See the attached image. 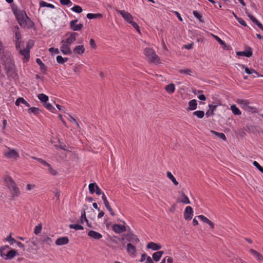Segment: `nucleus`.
Returning a JSON list of instances; mask_svg holds the SVG:
<instances>
[{"instance_id": "obj_35", "label": "nucleus", "mask_w": 263, "mask_h": 263, "mask_svg": "<svg viewBox=\"0 0 263 263\" xmlns=\"http://www.w3.org/2000/svg\"><path fill=\"white\" fill-rule=\"evenodd\" d=\"M166 175H167V177L170 179L172 180V181L173 182V183L177 185L178 184V181L176 180V179H175V178L174 177V176L172 175V174L170 172H167V173H166Z\"/></svg>"}, {"instance_id": "obj_37", "label": "nucleus", "mask_w": 263, "mask_h": 263, "mask_svg": "<svg viewBox=\"0 0 263 263\" xmlns=\"http://www.w3.org/2000/svg\"><path fill=\"white\" fill-rule=\"evenodd\" d=\"M69 227L70 229H73L76 230H82L84 229L83 227L79 224H71Z\"/></svg>"}, {"instance_id": "obj_34", "label": "nucleus", "mask_w": 263, "mask_h": 263, "mask_svg": "<svg viewBox=\"0 0 263 263\" xmlns=\"http://www.w3.org/2000/svg\"><path fill=\"white\" fill-rule=\"evenodd\" d=\"M102 17V15L100 13H97V14L88 13L87 14V17L89 19L101 18Z\"/></svg>"}, {"instance_id": "obj_39", "label": "nucleus", "mask_w": 263, "mask_h": 263, "mask_svg": "<svg viewBox=\"0 0 263 263\" xmlns=\"http://www.w3.org/2000/svg\"><path fill=\"white\" fill-rule=\"evenodd\" d=\"M71 10L76 13H81L83 11L82 8L81 7L78 5H74L73 7L71 8Z\"/></svg>"}, {"instance_id": "obj_59", "label": "nucleus", "mask_w": 263, "mask_h": 263, "mask_svg": "<svg viewBox=\"0 0 263 263\" xmlns=\"http://www.w3.org/2000/svg\"><path fill=\"white\" fill-rule=\"evenodd\" d=\"M61 5L66 6L71 3L70 0H60Z\"/></svg>"}, {"instance_id": "obj_36", "label": "nucleus", "mask_w": 263, "mask_h": 263, "mask_svg": "<svg viewBox=\"0 0 263 263\" xmlns=\"http://www.w3.org/2000/svg\"><path fill=\"white\" fill-rule=\"evenodd\" d=\"M40 6L41 7H49V8H52V9H54L55 8V6L52 5V4H48L44 1H41L40 2Z\"/></svg>"}, {"instance_id": "obj_9", "label": "nucleus", "mask_w": 263, "mask_h": 263, "mask_svg": "<svg viewBox=\"0 0 263 263\" xmlns=\"http://www.w3.org/2000/svg\"><path fill=\"white\" fill-rule=\"evenodd\" d=\"M8 151L7 152H5L4 153V156L8 159H16L19 157V154L14 149H11L10 148H8Z\"/></svg>"}, {"instance_id": "obj_16", "label": "nucleus", "mask_w": 263, "mask_h": 263, "mask_svg": "<svg viewBox=\"0 0 263 263\" xmlns=\"http://www.w3.org/2000/svg\"><path fill=\"white\" fill-rule=\"evenodd\" d=\"M69 34L70 35L67 39L63 40L62 41L70 46L71 44L76 41L77 36L78 34L76 32L69 33Z\"/></svg>"}, {"instance_id": "obj_22", "label": "nucleus", "mask_w": 263, "mask_h": 263, "mask_svg": "<svg viewBox=\"0 0 263 263\" xmlns=\"http://www.w3.org/2000/svg\"><path fill=\"white\" fill-rule=\"evenodd\" d=\"M236 54L239 56H245L246 57H250L252 55V51L251 48L248 50L244 51H238Z\"/></svg>"}, {"instance_id": "obj_33", "label": "nucleus", "mask_w": 263, "mask_h": 263, "mask_svg": "<svg viewBox=\"0 0 263 263\" xmlns=\"http://www.w3.org/2000/svg\"><path fill=\"white\" fill-rule=\"evenodd\" d=\"M37 98L42 102L45 103L48 100V97L44 93L39 94Z\"/></svg>"}, {"instance_id": "obj_46", "label": "nucleus", "mask_w": 263, "mask_h": 263, "mask_svg": "<svg viewBox=\"0 0 263 263\" xmlns=\"http://www.w3.org/2000/svg\"><path fill=\"white\" fill-rule=\"evenodd\" d=\"M5 52H9L8 51L5 50L4 46H3V43L0 41V56L3 57L5 53Z\"/></svg>"}, {"instance_id": "obj_47", "label": "nucleus", "mask_w": 263, "mask_h": 263, "mask_svg": "<svg viewBox=\"0 0 263 263\" xmlns=\"http://www.w3.org/2000/svg\"><path fill=\"white\" fill-rule=\"evenodd\" d=\"M214 37L215 38V39L221 45H222L223 46V47L224 48H227V45L225 44V43L222 40H221L218 36H216V35H213Z\"/></svg>"}, {"instance_id": "obj_6", "label": "nucleus", "mask_w": 263, "mask_h": 263, "mask_svg": "<svg viewBox=\"0 0 263 263\" xmlns=\"http://www.w3.org/2000/svg\"><path fill=\"white\" fill-rule=\"evenodd\" d=\"M236 102L241 108L247 111L252 112L255 109V108L250 105V102L247 100L237 99Z\"/></svg>"}, {"instance_id": "obj_30", "label": "nucleus", "mask_w": 263, "mask_h": 263, "mask_svg": "<svg viewBox=\"0 0 263 263\" xmlns=\"http://www.w3.org/2000/svg\"><path fill=\"white\" fill-rule=\"evenodd\" d=\"M231 109L235 115H240L241 114L239 109L234 104L231 106Z\"/></svg>"}, {"instance_id": "obj_41", "label": "nucleus", "mask_w": 263, "mask_h": 263, "mask_svg": "<svg viewBox=\"0 0 263 263\" xmlns=\"http://www.w3.org/2000/svg\"><path fill=\"white\" fill-rule=\"evenodd\" d=\"M179 72L189 76H192L193 73V71L190 69H180Z\"/></svg>"}, {"instance_id": "obj_48", "label": "nucleus", "mask_w": 263, "mask_h": 263, "mask_svg": "<svg viewBox=\"0 0 263 263\" xmlns=\"http://www.w3.org/2000/svg\"><path fill=\"white\" fill-rule=\"evenodd\" d=\"M45 107L51 111H53L55 109L54 107L49 103H45L44 104Z\"/></svg>"}, {"instance_id": "obj_1", "label": "nucleus", "mask_w": 263, "mask_h": 263, "mask_svg": "<svg viewBox=\"0 0 263 263\" xmlns=\"http://www.w3.org/2000/svg\"><path fill=\"white\" fill-rule=\"evenodd\" d=\"M2 63L8 79H15L17 77L16 66L10 52H5L3 57H1Z\"/></svg>"}, {"instance_id": "obj_31", "label": "nucleus", "mask_w": 263, "mask_h": 263, "mask_svg": "<svg viewBox=\"0 0 263 263\" xmlns=\"http://www.w3.org/2000/svg\"><path fill=\"white\" fill-rule=\"evenodd\" d=\"M166 91L169 93H172L175 91V86L173 83L169 84L165 87Z\"/></svg>"}, {"instance_id": "obj_12", "label": "nucleus", "mask_w": 263, "mask_h": 263, "mask_svg": "<svg viewBox=\"0 0 263 263\" xmlns=\"http://www.w3.org/2000/svg\"><path fill=\"white\" fill-rule=\"evenodd\" d=\"M135 244L128 243L126 247V252L132 257H135L136 255V248Z\"/></svg>"}, {"instance_id": "obj_63", "label": "nucleus", "mask_w": 263, "mask_h": 263, "mask_svg": "<svg viewBox=\"0 0 263 263\" xmlns=\"http://www.w3.org/2000/svg\"><path fill=\"white\" fill-rule=\"evenodd\" d=\"M63 58L61 55H58L57 57V61L58 63L63 64Z\"/></svg>"}, {"instance_id": "obj_24", "label": "nucleus", "mask_w": 263, "mask_h": 263, "mask_svg": "<svg viewBox=\"0 0 263 263\" xmlns=\"http://www.w3.org/2000/svg\"><path fill=\"white\" fill-rule=\"evenodd\" d=\"M197 107V101L195 99L192 100L189 102V107L187 108L188 110H195Z\"/></svg>"}, {"instance_id": "obj_3", "label": "nucleus", "mask_w": 263, "mask_h": 263, "mask_svg": "<svg viewBox=\"0 0 263 263\" xmlns=\"http://www.w3.org/2000/svg\"><path fill=\"white\" fill-rule=\"evenodd\" d=\"M4 182L6 186L13 196H19L21 195L20 189L15 181L11 177L9 176H6L4 179Z\"/></svg>"}, {"instance_id": "obj_7", "label": "nucleus", "mask_w": 263, "mask_h": 263, "mask_svg": "<svg viewBox=\"0 0 263 263\" xmlns=\"http://www.w3.org/2000/svg\"><path fill=\"white\" fill-rule=\"evenodd\" d=\"M116 11L120 14L123 18V19L127 23H130V22L133 21V16L130 13L128 12L127 11H126L125 10H120L118 9H116Z\"/></svg>"}, {"instance_id": "obj_45", "label": "nucleus", "mask_w": 263, "mask_h": 263, "mask_svg": "<svg viewBox=\"0 0 263 263\" xmlns=\"http://www.w3.org/2000/svg\"><path fill=\"white\" fill-rule=\"evenodd\" d=\"M36 63L40 66V68L42 70L45 71L46 70V67L44 63L42 62L40 59H37L36 60Z\"/></svg>"}, {"instance_id": "obj_52", "label": "nucleus", "mask_w": 263, "mask_h": 263, "mask_svg": "<svg viewBox=\"0 0 263 263\" xmlns=\"http://www.w3.org/2000/svg\"><path fill=\"white\" fill-rule=\"evenodd\" d=\"M246 13L248 16L253 23H254L255 24H256L258 23V21L256 20L253 15H252L251 14L248 12H246Z\"/></svg>"}, {"instance_id": "obj_51", "label": "nucleus", "mask_w": 263, "mask_h": 263, "mask_svg": "<svg viewBox=\"0 0 263 263\" xmlns=\"http://www.w3.org/2000/svg\"><path fill=\"white\" fill-rule=\"evenodd\" d=\"M246 13L248 16L253 23H254L255 24H256L258 23V21L256 20L253 15H252L251 14L248 12H246Z\"/></svg>"}, {"instance_id": "obj_40", "label": "nucleus", "mask_w": 263, "mask_h": 263, "mask_svg": "<svg viewBox=\"0 0 263 263\" xmlns=\"http://www.w3.org/2000/svg\"><path fill=\"white\" fill-rule=\"evenodd\" d=\"M44 165L47 167L48 170L50 174H51L53 175H55L57 174L56 171L52 168L50 164L46 162V163Z\"/></svg>"}, {"instance_id": "obj_61", "label": "nucleus", "mask_w": 263, "mask_h": 263, "mask_svg": "<svg viewBox=\"0 0 263 263\" xmlns=\"http://www.w3.org/2000/svg\"><path fill=\"white\" fill-rule=\"evenodd\" d=\"M104 201V203L105 204V206L107 208V210L109 209V208H111L109 202L107 200V198H102Z\"/></svg>"}, {"instance_id": "obj_23", "label": "nucleus", "mask_w": 263, "mask_h": 263, "mask_svg": "<svg viewBox=\"0 0 263 263\" xmlns=\"http://www.w3.org/2000/svg\"><path fill=\"white\" fill-rule=\"evenodd\" d=\"M85 48L83 45H78L73 49V52L76 54H82L85 52Z\"/></svg>"}, {"instance_id": "obj_27", "label": "nucleus", "mask_w": 263, "mask_h": 263, "mask_svg": "<svg viewBox=\"0 0 263 263\" xmlns=\"http://www.w3.org/2000/svg\"><path fill=\"white\" fill-rule=\"evenodd\" d=\"M20 53L24 57V58L26 59V60H28L30 57V50L29 48H26L25 49L23 50H20Z\"/></svg>"}, {"instance_id": "obj_50", "label": "nucleus", "mask_w": 263, "mask_h": 263, "mask_svg": "<svg viewBox=\"0 0 263 263\" xmlns=\"http://www.w3.org/2000/svg\"><path fill=\"white\" fill-rule=\"evenodd\" d=\"M197 217L203 222L208 223L209 222V219L203 215H199Z\"/></svg>"}, {"instance_id": "obj_54", "label": "nucleus", "mask_w": 263, "mask_h": 263, "mask_svg": "<svg viewBox=\"0 0 263 263\" xmlns=\"http://www.w3.org/2000/svg\"><path fill=\"white\" fill-rule=\"evenodd\" d=\"M246 13L248 16L253 23H254L255 24H256L258 23V21L256 20L253 15H252L251 14L248 12H246Z\"/></svg>"}, {"instance_id": "obj_2", "label": "nucleus", "mask_w": 263, "mask_h": 263, "mask_svg": "<svg viewBox=\"0 0 263 263\" xmlns=\"http://www.w3.org/2000/svg\"><path fill=\"white\" fill-rule=\"evenodd\" d=\"M15 15L19 25L23 28L30 29L34 26V23L28 17L24 11L16 10L14 12Z\"/></svg>"}, {"instance_id": "obj_29", "label": "nucleus", "mask_w": 263, "mask_h": 263, "mask_svg": "<svg viewBox=\"0 0 263 263\" xmlns=\"http://www.w3.org/2000/svg\"><path fill=\"white\" fill-rule=\"evenodd\" d=\"M8 249H9V247L8 245L1 247L0 248V256L4 258L7 254L6 251Z\"/></svg>"}, {"instance_id": "obj_42", "label": "nucleus", "mask_w": 263, "mask_h": 263, "mask_svg": "<svg viewBox=\"0 0 263 263\" xmlns=\"http://www.w3.org/2000/svg\"><path fill=\"white\" fill-rule=\"evenodd\" d=\"M39 111V109L38 108L32 107L28 109V112L29 114L32 113L35 115H36Z\"/></svg>"}, {"instance_id": "obj_14", "label": "nucleus", "mask_w": 263, "mask_h": 263, "mask_svg": "<svg viewBox=\"0 0 263 263\" xmlns=\"http://www.w3.org/2000/svg\"><path fill=\"white\" fill-rule=\"evenodd\" d=\"M193 216V210L191 206L186 207L184 212V218L186 220H191Z\"/></svg>"}, {"instance_id": "obj_18", "label": "nucleus", "mask_w": 263, "mask_h": 263, "mask_svg": "<svg viewBox=\"0 0 263 263\" xmlns=\"http://www.w3.org/2000/svg\"><path fill=\"white\" fill-rule=\"evenodd\" d=\"M88 235L91 238L96 240H99L102 238V234L93 230L89 231L88 232Z\"/></svg>"}, {"instance_id": "obj_4", "label": "nucleus", "mask_w": 263, "mask_h": 263, "mask_svg": "<svg viewBox=\"0 0 263 263\" xmlns=\"http://www.w3.org/2000/svg\"><path fill=\"white\" fill-rule=\"evenodd\" d=\"M144 54L147 60L151 63L158 64L160 63V59L155 51L152 48H146L144 49Z\"/></svg>"}, {"instance_id": "obj_62", "label": "nucleus", "mask_w": 263, "mask_h": 263, "mask_svg": "<svg viewBox=\"0 0 263 263\" xmlns=\"http://www.w3.org/2000/svg\"><path fill=\"white\" fill-rule=\"evenodd\" d=\"M49 51L51 52H54L55 54H58L60 52L58 48H54L53 47L50 48Z\"/></svg>"}, {"instance_id": "obj_17", "label": "nucleus", "mask_w": 263, "mask_h": 263, "mask_svg": "<svg viewBox=\"0 0 263 263\" xmlns=\"http://www.w3.org/2000/svg\"><path fill=\"white\" fill-rule=\"evenodd\" d=\"M112 230L116 233H121L126 231L125 226L121 224H115L112 226Z\"/></svg>"}, {"instance_id": "obj_25", "label": "nucleus", "mask_w": 263, "mask_h": 263, "mask_svg": "<svg viewBox=\"0 0 263 263\" xmlns=\"http://www.w3.org/2000/svg\"><path fill=\"white\" fill-rule=\"evenodd\" d=\"M17 254V252L15 250H11L8 251L5 257H4L5 259H11L13 258L14 256H15Z\"/></svg>"}, {"instance_id": "obj_11", "label": "nucleus", "mask_w": 263, "mask_h": 263, "mask_svg": "<svg viewBox=\"0 0 263 263\" xmlns=\"http://www.w3.org/2000/svg\"><path fill=\"white\" fill-rule=\"evenodd\" d=\"M62 44L60 47V50L63 54L70 55L72 53V51L70 49V46L65 43V42L62 40L61 42Z\"/></svg>"}, {"instance_id": "obj_15", "label": "nucleus", "mask_w": 263, "mask_h": 263, "mask_svg": "<svg viewBox=\"0 0 263 263\" xmlns=\"http://www.w3.org/2000/svg\"><path fill=\"white\" fill-rule=\"evenodd\" d=\"M126 238L128 243H132L135 245H137L140 241L137 236L133 234H127Z\"/></svg>"}, {"instance_id": "obj_21", "label": "nucleus", "mask_w": 263, "mask_h": 263, "mask_svg": "<svg viewBox=\"0 0 263 263\" xmlns=\"http://www.w3.org/2000/svg\"><path fill=\"white\" fill-rule=\"evenodd\" d=\"M249 251L258 261H263V256L260 253L252 249H250Z\"/></svg>"}, {"instance_id": "obj_53", "label": "nucleus", "mask_w": 263, "mask_h": 263, "mask_svg": "<svg viewBox=\"0 0 263 263\" xmlns=\"http://www.w3.org/2000/svg\"><path fill=\"white\" fill-rule=\"evenodd\" d=\"M246 13L248 16L253 23H254L255 24H256L258 23V21L256 20L253 15H252L251 14L248 12H246Z\"/></svg>"}, {"instance_id": "obj_64", "label": "nucleus", "mask_w": 263, "mask_h": 263, "mask_svg": "<svg viewBox=\"0 0 263 263\" xmlns=\"http://www.w3.org/2000/svg\"><path fill=\"white\" fill-rule=\"evenodd\" d=\"M238 21V22L242 26H247V24L245 22V21L242 19L241 18H240L239 17L238 18H237V20Z\"/></svg>"}, {"instance_id": "obj_58", "label": "nucleus", "mask_w": 263, "mask_h": 263, "mask_svg": "<svg viewBox=\"0 0 263 263\" xmlns=\"http://www.w3.org/2000/svg\"><path fill=\"white\" fill-rule=\"evenodd\" d=\"M130 24H131L133 27L134 28H135L136 29V30L139 32V33H140V29H139V27L138 26V25L134 21H132V22H130V23H129Z\"/></svg>"}, {"instance_id": "obj_19", "label": "nucleus", "mask_w": 263, "mask_h": 263, "mask_svg": "<svg viewBox=\"0 0 263 263\" xmlns=\"http://www.w3.org/2000/svg\"><path fill=\"white\" fill-rule=\"evenodd\" d=\"M69 242V239L67 237H61L58 238L55 243L57 246L67 245Z\"/></svg>"}, {"instance_id": "obj_38", "label": "nucleus", "mask_w": 263, "mask_h": 263, "mask_svg": "<svg viewBox=\"0 0 263 263\" xmlns=\"http://www.w3.org/2000/svg\"><path fill=\"white\" fill-rule=\"evenodd\" d=\"M193 115L197 116L199 119H202L204 116V112L202 110L195 111L193 113Z\"/></svg>"}, {"instance_id": "obj_28", "label": "nucleus", "mask_w": 263, "mask_h": 263, "mask_svg": "<svg viewBox=\"0 0 263 263\" xmlns=\"http://www.w3.org/2000/svg\"><path fill=\"white\" fill-rule=\"evenodd\" d=\"M20 103H22L27 107L30 106V105L29 104V103L24 98H21V97L18 98L16 100L15 103V104L16 106H19Z\"/></svg>"}, {"instance_id": "obj_56", "label": "nucleus", "mask_w": 263, "mask_h": 263, "mask_svg": "<svg viewBox=\"0 0 263 263\" xmlns=\"http://www.w3.org/2000/svg\"><path fill=\"white\" fill-rule=\"evenodd\" d=\"M246 13L248 16L253 23H254L255 24H256L258 23V21L256 20L253 15H252L251 14L248 12H246Z\"/></svg>"}, {"instance_id": "obj_26", "label": "nucleus", "mask_w": 263, "mask_h": 263, "mask_svg": "<svg viewBox=\"0 0 263 263\" xmlns=\"http://www.w3.org/2000/svg\"><path fill=\"white\" fill-rule=\"evenodd\" d=\"M164 254V252L162 251H157L156 252H155L153 253L152 257L153 259L155 261H158L161 257H162V255Z\"/></svg>"}, {"instance_id": "obj_44", "label": "nucleus", "mask_w": 263, "mask_h": 263, "mask_svg": "<svg viewBox=\"0 0 263 263\" xmlns=\"http://www.w3.org/2000/svg\"><path fill=\"white\" fill-rule=\"evenodd\" d=\"M42 229V226L41 224H39L37 226H36L34 229V233L35 235H37L41 232Z\"/></svg>"}, {"instance_id": "obj_20", "label": "nucleus", "mask_w": 263, "mask_h": 263, "mask_svg": "<svg viewBox=\"0 0 263 263\" xmlns=\"http://www.w3.org/2000/svg\"><path fill=\"white\" fill-rule=\"evenodd\" d=\"M147 248L154 251H157L161 249L162 246L158 243L150 242L147 245Z\"/></svg>"}, {"instance_id": "obj_60", "label": "nucleus", "mask_w": 263, "mask_h": 263, "mask_svg": "<svg viewBox=\"0 0 263 263\" xmlns=\"http://www.w3.org/2000/svg\"><path fill=\"white\" fill-rule=\"evenodd\" d=\"M81 218L84 219V220H85V222L88 223V220H87V218L86 217V213H85V211L84 209H83L81 211Z\"/></svg>"}, {"instance_id": "obj_43", "label": "nucleus", "mask_w": 263, "mask_h": 263, "mask_svg": "<svg viewBox=\"0 0 263 263\" xmlns=\"http://www.w3.org/2000/svg\"><path fill=\"white\" fill-rule=\"evenodd\" d=\"M6 241H8L10 245H13L16 242V240L11 237V235L10 234L5 238Z\"/></svg>"}, {"instance_id": "obj_49", "label": "nucleus", "mask_w": 263, "mask_h": 263, "mask_svg": "<svg viewBox=\"0 0 263 263\" xmlns=\"http://www.w3.org/2000/svg\"><path fill=\"white\" fill-rule=\"evenodd\" d=\"M193 13L195 17L198 18L200 22H203V21L202 20V15L200 14H199L197 11H194L193 12Z\"/></svg>"}, {"instance_id": "obj_10", "label": "nucleus", "mask_w": 263, "mask_h": 263, "mask_svg": "<svg viewBox=\"0 0 263 263\" xmlns=\"http://www.w3.org/2000/svg\"><path fill=\"white\" fill-rule=\"evenodd\" d=\"M239 66L242 69H245V72L247 74L252 75L253 78H255L256 77H263V75L259 74L256 70L252 68H249L245 65H239Z\"/></svg>"}, {"instance_id": "obj_13", "label": "nucleus", "mask_w": 263, "mask_h": 263, "mask_svg": "<svg viewBox=\"0 0 263 263\" xmlns=\"http://www.w3.org/2000/svg\"><path fill=\"white\" fill-rule=\"evenodd\" d=\"M78 22V19H76L71 21L69 23L70 28L73 31H80L83 27V25L82 24H77Z\"/></svg>"}, {"instance_id": "obj_5", "label": "nucleus", "mask_w": 263, "mask_h": 263, "mask_svg": "<svg viewBox=\"0 0 263 263\" xmlns=\"http://www.w3.org/2000/svg\"><path fill=\"white\" fill-rule=\"evenodd\" d=\"M88 189L91 194L96 193L97 196L102 195V197H106V196H111L107 192L105 193L104 192H102L101 189L99 188L96 183H90L88 185Z\"/></svg>"}, {"instance_id": "obj_57", "label": "nucleus", "mask_w": 263, "mask_h": 263, "mask_svg": "<svg viewBox=\"0 0 263 263\" xmlns=\"http://www.w3.org/2000/svg\"><path fill=\"white\" fill-rule=\"evenodd\" d=\"M246 13L248 16L253 23H254L255 24H256L258 23V21L256 20L253 15H252L251 14L248 12H246Z\"/></svg>"}, {"instance_id": "obj_8", "label": "nucleus", "mask_w": 263, "mask_h": 263, "mask_svg": "<svg viewBox=\"0 0 263 263\" xmlns=\"http://www.w3.org/2000/svg\"><path fill=\"white\" fill-rule=\"evenodd\" d=\"M13 32L15 34V44L16 47L18 48H20L21 46V34L20 31L19 30V28L17 26L14 27Z\"/></svg>"}, {"instance_id": "obj_32", "label": "nucleus", "mask_w": 263, "mask_h": 263, "mask_svg": "<svg viewBox=\"0 0 263 263\" xmlns=\"http://www.w3.org/2000/svg\"><path fill=\"white\" fill-rule=\"evenodd\" d=\"M210 132L215 135V136H216L217 137H218V138L223 140H226V137L223 133H218L213 130H210Z\"/></svg>"}, {"instance_id": "obj_55", "label": "nucleus", "mask_w": 263, "mask_h": 263, "mask_svg": "<svg viewBox=\"0 0 263 263\" xmlns=\"http://www.w3.org/2000/svg\"><path fill=\"white\" fill-rule=\"evenodd\" d=\"M246 13L248 16L253 23H254L255 24H256L258 23V21L256 20L253 15H252L251 14L248 12H246Z\"/></svg>"}]
</instances>
